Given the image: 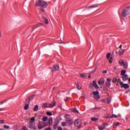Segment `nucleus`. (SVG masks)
Wrapping results in <instances>:
<instances>
[{"instance_id": "obj_4", "label": "nucleus", "mask_w": 130, "mask_h": 130, "mask_svg": "<svg viewBox=\"0 0 130 130\" xmlns=\"http://www.w3.org/2000/svg\"><path fill=\"white\" fill-rule=\"evenodd\" d=\"M50 69L52 72H56V71H59V66L58 64H55Z\"/></svg>"}, {"instance_id": "obj_5", "label": "nucleus", "mask_w": 130, "mask_h": 130, "mask_svg": "<svg viewBox=\"0 0 130 130\" xmlns=\"http://www.w3.org/2000/svg\"><path fill=\"white\" fill-rule=\"evenodd\" d=\"M128 12V10L124 9L122 11L121 13V17L122 18H125L127 15H128V13H127Z\"/></svg>"}, {"instance_id": "obj_1", "label": "nucleus", "mask_w": 130, "mask_h": 130, "mask_svg": "<svg viewBox=\"0 0 130 130\" xmlns=\"http://www.w3.org/2000/svg\"><path fill=\"white\" fill-rule=\"evenodd\" d=\"M35 118L32 117L30 119V121L27 123V127L29 128H33V129H37V127L35 126Z\"/></svg>"}, {"instance_id": "obj_55", "label": "nucleus", "mask_w": 130, "mask_h": 130, "mask_svg": "<svg viewBox=\"0 0 130 130\" xmlns=\"http://www.w3.org/2000/svg\"><path fill=\"white\" fill-rule=\"evenodd\" d=\"M23 130H28V128H27V126H24L23 128Z\"/></svg>"}, {"instance_id": "obj_32", "label": "nucleus", "mask_w": 130, "mask_h": 130, "mask_svg": "<svg viewBox=\"0 0 130 130\" xmlns=\"http://www.w3.org/2000/svg\"><path fill=\"white\" fill-rule=\"evenodd\" d=\"M111 53H110V52H109L106 55V57L107 59H109V57H110V55H111Z\"/></svg>"}, {"instance_id": "obj_49", "label": "nucleus", "mask_w": 130, "mask_h": 130, "mask_svg": "<svg viewBox=\"0 0 130 130\" xmlns=\"http://www.w3.org/2000/svg\"><path fill=\"white\" fill-rule=\"evenodd\" d=\"M57 129L58 130H62V127H61V126H58L57 127Z\"/></svg>"}, {"instance_id": "obj_29", "label": "nucleus", "mask_w": 130, "mask_h": 130, "mask_svg": "<svg viewBox=\"0 0 130 130\" xmlns=\"http://www.w3.org/2000/svg\"><path fill=\"white\" fill-rule=\"evenodd\" d=\"M28 108H29V105H28V104H26V105L24 106V109L25 110H27Z\"/></svg>"}, {"instance_id": "obj_2", "label": "nucleus", "mask_w": 130, "mask_h": 130, "mask_svg": "<svg viewBox=\"0 0 130 130\" xmlns=\"http://www.w3.org/2000/svg\"><path fill=\"white\" fill-rule=\"evenodd\" d=\"M35 7H41L42 8H47V3L45 1L39 0L35 4Z\"/></svg>"}, {"instance_id": "obj_39", "label": "nucleus", "mask_w": 130, "mask_h": 130, "mask_svg": "<svg viewBox=\"0 0 130 130\" xmlns=\"http://www.w3.org/2000/svg\"><path fill=\"white\" fill-rule=\"evenodd\" d=\"M4 128H6L7 129H9V128H10V126L7 125H4Z\"/></svg>"}, {"instance_id": "obj_27", "label": "nucleus", "mask_w": 130, "mask_h": 130, "mask_svg": "<svg viewBox=\"0 0 130 130\" xmlns=\"http://www.w3.org/2000/svg\"><path fill=\"white\" fill-rule=\"evenodd\" d=\"M99 119L95 118V117H92L91 118V120L92 121H97V120H98Z\"/></svg>"}, {"instance_id": "obj_26", "label": "nucleus", "mask_w": 130, "mask_h": 130, "mask_svg": "<svg viewBox=\"0 0 130 130\" xmlns=\"http://www.w3.org/2000/svg\"><path fill=\"white\" fill-rule=\"evenodd\" d=\"M56 106V102H54L51 105H50V106H51V107H53Z\"/></svg>"}, {"instance_id": "obj_20", "label": "nucleus", "mask_w": 130, "mask_h": 130, "mask_svg": "<svg viewBox=\"0 0 130 130\" xmlns=\"http://www.w3.org/2000/svg\"><path fill=\"white\" fill-rule=\"evenodd\" d=\"M105 85L108 88H110V86H111V83H110V82H106Z\"/></svg>"}, {"instance_id": "obj_22", "label": "nucleus", "mask_w": 130, "mask_h": 130, "mask_svg": "<svg viewBox=\"0 0 130 130\" xmlns=\"http://www.w3.org/2000/svg\"><path fill=\"white\" fill-rule=\"evenodd\" d=\"M77 88L78 90H81V89H82V86L81 85H80L79 83H77Z\"/></svg>"}, {"instance_id": "obj_61", "label": "nucleus", "mask_w": 130, "mask_h": 130, "mask_svg": "<svg viewBox=\"0 0 130 130\" xmlns=\"http://www.w3.org/2000/svg\"><path fill=\"white\" fill-rule=\"evenodd\" d=\"M122 47V45H120V46L119 47V48H120V49H122V48H121Z\"/></svg>"}, {"instance_id": "obj_60", "label": "nucleus", "mask_w": 130, "mask_h": 130, "mask_svg": "<svg viewBox=\"0 0 130 130\" xmlns=\"http://www.w3.org/2000/svg\"><path fill=\"white\" fill-rule=\"evenodd\" d=\"M112 59H110V60H109V62H110V63H112Z\"/></svg>"}, {"instance_id": "obj_6", "label": "nucleus", "mask_w": 130, "mask_h": 130, "mask_svg": "<svg viewBox=\"0 0 130 130\" xmlns=\"http://www.w3.org/2000/svg\"><path fill=\"white\" fill-rule=\"evenodd\" d=\"M120 85L121 88H124V89H128V88H129V85L126 83L124 84L123 82H120Z\"/></svg>"}, {"instance_id": "obj_41", "label": "nucleus", "mask_w": 130, "mask_h": 130, "mask_svg": "<svg viewBox=\"0 0 130 130\" xmlns=\"http://www.w3.org/2000/svg\"><path fill=\"white\" fill-rule=\"evenodd\" d=\"M57 94L58 98H59L60 96H61V94H60V91H59Z\"/></svg>"}, {"instance_id": "obj_8", "label": "nucleus", "mask_w": 130, "mask_h": 130, "mask_svg": "<svg viewBox=\"0 0 130 130\" xmlns=\"http://www.w3.org/2000/svg\"><path fill=\"white\" fill-rule=\"evenodd\" d=\"M105 82V80L104 78H101L99 81V85H100V86H103V85H104Z\"/></svg>"}, {"instance_id": "obj_58", "label": "nucleus", "mask_w": 130, "mask_h": 130, "mask_svg": "<svg viewBox=\"0 0 130 130\" xmlns=\"http://www.w3.org/2000/svg\"><path fill=\"white\" fill-rule=\"evenodd\" d=\"M6 101H7V100L3 101L1 103V104H4V103H5V102H6Z\"/></svg>"}, {"instance_id": "obj_24", "label": "nucleus", "mask_w": 130, "mask_h": 130, "mask_svg": "<svg viewBox=\"0 0 130 130\" xmlns=\"http://www.w3.org/2000/svg\"><path fill=\"white\" fill-rule=\"evenodd\" d=\"M125 73H126V71L124 70H123L121 72V76H124L125 75Z\"/></svg>"}, {"instance_id": "obj_64", "label": "nucleus", "mask_w": 130, "mask_h": 130, "mask_svg": "<svg viewBox=\"0 0 130 130\" xmlns=\"http://www.w3.org/2000/svg\"><path fill=\"white\" fill-rule=\"evenodd\" d=\"M55 90V86H54L53 88V91Z\"/></svg>"}, {"instance_id": "obj_62", "label": "nucleus", "mask_w": 130, "mask_h": 130, "mask_svg": "<svg viewBox=\"0 0 130 130\" xmlns=\"http://www.w3.org/2000/svg\"><path fill=\"white\" fill-rule=\"evenodd\" d=\"M110 59H112V60H113V57L111 56V57H110Z\"/></svg>"}, {"instance_id": "obj_7", "label": "nucleus", "mask_w": 130, "mask_h": 130, "mask_svg": "<svg viewBox=\"0 0 130 130\" xmlns=\"http://www.w3.org/2000/svg\"><path fill=\"white\" fill-rule=\"evenodd\" d=\"M74 125H75L77 128H81V123L79 121V119L75 120L74 122Z\"/></svg>"}, {"instance_id": "obj_52", "label": "nucleus", "mask_w": 130, "mask_h": 130, "mask_svg": "<svg viewBox=\"0 0 130 130\" xmlns=\"http://www.w3.org/2000/svg\"><path fill=\"white\" fill-rule=\"evenodd\" d=\"M103 74H107V71L104 70L102 71Z\"/></svg>"}, {"instance_id": "obj_15", "label": "nucleus", "mask_w": 130, "mask_h": 130, "mask_svg": "<svg viewBox=\"0 0 130 130\" xmlns=\"http://www.w3.org/2000/svg\"><path fill=\"white\" fill-rule=\"evenodd\" d=\"M45 126H43L42 125V124H41V123H39L38 124V129H42V128H44V127H45Z\"/></svg>"}, {"instance_id": "obj_34", "label": "nucleus", "mask_w": 130, "mask_h": 130, "mask_svg": "<svg viewBox=\"0 0 130 130\" xmlns=\"http://www.w3.org/2000/svg\"><path fill=\"white\" fill-rule=\"evenodd\" d=\"M117 118V116L115 114H113L112 116H111L110 118Z\"/></svg>"}, {"instance_id": "obj_23", "label": "nucleus", "mask_w": 130, "mask_h": 130, "mask_svg": "<svg viewBox=\"0 0 130 130\" xmlns=\"http://www.w3.org/2000/svg\"><path fill=\"white\" fill-rule=\"evenodd\" d=\"M92 94H93L94 96L98 95H99V91H94L92 92Z\"/></svg>"}, {"instance_id": "obj_54", "label": "nucleus", "mask_w": 130, "mask_h": 130, "mask_svg": "<svg viewBox=\"0 0 130 130\" xmlns=\"http://www.w3.org/2000/svg\"><path fill=\"white\" fill-rule=\"evenodd\" d=\"M37 24H36V25H34L32 27V29H35V28H37Z\"/></svg>"}, {"instance_id": "obj_38", "label": "nucleus", "mask_w": 130, "mask_h": 130, "mask_svg": "<svg viewBox=\"0 0 130 130\" xmlns=\"http://www.w3.org/2000/svg\"><path fill=\"white\" fill-rule=\"evenodd\" d=\"M123 66H124V69H127V62H126V64L125 63H124L123 64Z\"/></svg>"}, {"instance_id": "obj_19", "label": "nucleus", "mask_w": 130, "mask_h": 130, "mask_svg": "<svg viewBox=\"0 0 130 130\" xmlns=\"http://www.w3.org/2000/svg\"><path fill=\"white\" fill-rule=\"evenodd\" d=\"M34 97H35V95L34 94L32 95H30V96H29L28 99V100L29 101H31V100H33V99H34Z\"/></svg>"}, {"instance_id": "obj_59", "label": "nucleus", "mask_w": 130, "mask_h": 130, "mask_svg": "<svg viewBox=\"0 0 130 130\" xmlns=\"http://www.w3.org/2000/svg\"><path fill=\"white\" fill-rule=\"evenodd\" d=\"M37 25V26L38 27V26H39V25H43V24H42L41 23H38Z\"/></svg>"}, {"instance_id": "obj_33", "label": "nucleus", "mask_w": 130, "mask_h": 130, "mask_svg": "<svg viewBox=\"0 0 130 130\" xmlns=\"http://www.w3.org/2000/svg\"><path fill=\"white\" fill-rule=\"evenodd\" d=\"M80 77L81 78H87V75L86 74H80Z\"/></svg>"}, {"instance_id": "obj_25", "label": "nucleus", "mask_w": 130, "mask_h": 130, "mask_svg": "<svg viewBox=\"0 0 130 130\" xmlns=\"http://www.w3.org/2000/svg\"><path fill=\"white\" fill-rule=\"evenodd\" d=\"M38 108H39V107L38 105H36L33 109L34 111H37L38 110Z\"/></svg>"}, {"instance_id": "obj_47", "label": "nucleus", "mask_w": 130, "mask_h": 130, "mask_svg": "<svg viewBox=\"0 0 130 130\" xmlns=\"http://www.w3.org/2000/svg\"><path fill=\"white\" fill-rule=\"evenodd\" d=\"M43 107H44L45 108H47V105L46 104V103L43 104Z\"/></svg>"}, {"instance_id": "obj_46", "label": "nucleus", "mask_w": 130, "mask_h": 130, "mask_svg": "<svg viewBox=\"0 0 130 130\" xmlns=\"http://www.w3.org/2000/svg\"><path fill=\"white\" fill-rule=\"evenodd\" d=\"M107 82H108V83H110L111 82V79H110V78H108L107 79Z\"/></svg>"}, {"instance_id": "obj_28", "label": "nucleus", "mask_w": 130, "mask_h": 130, "mask_svg": "<svg viewBox=\"0 0 130 130\" xmlns=\"http://www.w3.org/2000/svg\"><path fill=\"white\" fill-rule=\"evenodd\" d=\"M107 125H108V124H107V123L103 124V125L102 126L103 127V129H104V128H105V127H106Z\"/></svg>"}, {"instance_id": "obj_12", "label": "nucleus", "mask_w": 130, "mask_h": 130, "mask_svg": "<svg viewBox=\"0 0 130 130\" xmlns=\"http://www.w3.org/2000/svg\"><path fill=\"white\" fill-rule=\"evenodd\" d=\"M52 120H53L52 117L49 118V119L47 122L49 126H50V125H52Z\"/></svg>"}, {"instance_id": "obj_36", "label": "nucleus", "mask_w": 130, "mask_h": 130, "mask_svg": "<svg viewBox=\"0 0 130 130\" xmlns=\"http://www.w3.org/2000/svg\"><path fill=\"white\" fill-rule=\"evenodd\" d=\"M124 63V62H123V60H122V59L120 60L119 61V64L121 66H123V64Z\"/></svg>"}, {"instance_id": "obj_40", "label": "nucleus", "mask_w": 130, "mask_h": 130, "mask_svg": "<svg viewBox=\"0 0 130 130\" xmlns=\"http://www.w3.org/2000/svg\"><path fill=\"white\" fill-rule=\"evenodd\" d=\"M61 125H62V126L64 127L67 125V123H66L64 122H62L61 123Z\"/></svg>"}, {"instance_id": "obj_30", "label": "nucleus", "mask_w": 130, "mask_h": 130, "mask_svg": "<svg viewBox=\"0 0 130 130\" xmlns=\"http://www.w3.org/2000/svg\"><path fill=\"white\" fill-rule=\"evenodd\" d=\"M94 99H95V100H98V99H100V95H94Z\"/></svg>"}, {"instance_id": "obj_48", "label": "nucleus", "mask_w": 130, "mask_h": 130, "mask_svg": "<svg viewBox=\"0 0 130 130\" xmlns=\"http://www.w3.org/2000/svg\"><path fill=\"white\" fill-rule=\"evenodd\" d=\"M89 88H93V83H90Z\"/></svg>"}, {"instance_id": "obj_11", "label": "nucleus", "mask_w": 130, "mask_h": 130, "mask_svg": "<svg viewBox=\"0 0 130 130\" xmlns=\"http://www.w3.org/2000/svg\"><path fill=\"white\" fill-rule=\"evenodd\" d=\"M93 83V86L95 89H99V86H98V85H97V83H96V80H93L92 81Z\"/></svg>"}, {"instance_id": "obj_10", "label": "nucleus", "mask_w": 130, "mask_h": 130, "mask_svg": "<svg viewBox=\"0 0 130 130\" xmlns=\"http://www.w3.org/2000/svg\"><path fill=\"white\" fill-rule=\"evenodd\" d=\"M122 80L123 82H125V81H127L128 79V76L127 75H122Z\"/></svg>"}, {"instance_id": "obj_16", "label": "nucleus", "mask_w": 130, "mask_h": 130, "mask_svg": "<svg viewBox=\"0 0 130 130\" xmlns=\"http://www.w3.org/2000/svg\"><path fill=\"white\" fill-rule=\"evenodd\" d=\"M124 49H121L119 50L118 53L119 55H122L123 54V53H124Z\"/></svg>"}, {"instance_id": "obj_13", "label": "nucleus", "mask_w": 130, "mask_h": 130, "mask_svg": "<svg viewBox=\"0 0 130 130\" xmlns=\"http://www.w3.org/2000/svg\"><path fill=\"white\" fill-rule=\"evenodd\" d=\"M42 20L45 22V24H49V22L48 21V19H47L45 17L42 16Z\"/></svg>"}, {"instance_id": "obj_31", "label": "nucleus", "mask_w": 130, "mask_h": 130, "mask_svg": "<svg viewBox=\"0 0 130 130\" xmlns=\"http://www.w3.org/2000/svg\"><path fill=\"white\" fill-rule=\"evenodd\" d=\"M47 119H48V117H47L46 116V117H43V118H42L43 121H44V122L47 121Z\"/></svg>"}, {"instance_id": "obj_56", "label": "nucleus", "mask_w": 130, "mask_h": 130, "mask_svg": "<svg viewBox=\"0 0 130 130\" xmlns=\"http://www.w3.org/2000/svg\"><path fill=\"white\" fill-rule=\"evenodd\" d=\"M0 122L2 123H5V120H0Z\"/></svg>"}, {"instance_id": "obj_37", "label": "nucleus", "mask_w": 130, "mask_h": 130, "mask_svg": "<svg viewBox=\"0 0 130 130\" xmlns=\"http://www.w3.org/2000/svg\"><path fill=\"white\" fill-rule=\"evenodd\" d=\"M40 11L41 13H45V10H44V9L42 8H40Z\"/></svg>"}, {"instance_id": "obj_50", "label": "nucleus", "mask_w": 130, "mask_h": 130, "mask_svg": "<svg viewBox=\"0 0 130 130\" xmlns=\"http://www.w3.org/2000/svg\"><path fill=\"white\" fill-rule=\"evenodd\" d=\"M99 129L103 130V127H102V126H99Z\"/></svg>"}, {"instance_id": "obj_43", "label": "nucleus", "mask_w": 130, "mask_h": 130, "mask_svg": "<svg viewBox=\"0 0 130 130\" xmlns=\"http://www.w3.org/2000/svg\"><path fill=\"white\" fill-rule=\"evenodd\" d=\"M25 103L29 105V104H30V101L29 100H26Z\"/></svg>"}, {"instance_id": "obj_18", "label": "nucleus", "mask_w": 130, "mask_h": 130, "mask_svg": "<svg viewBox=\"0 0 130 130\" xmlns=\"http://www.w3.org/2000/svg\"><path fill=\"white\" fill-rule=\"evenodd\" d=\"M71 111L74 112V113H79V111L75 108L71 109Z\"/></svg>"}, {"instance_id": "obj_9", "label": "nucleus", "mask_w": 130, "mask_h": 130, "mask_svg": "<svg viewBox=\"0 0 130 130\" xmlns=\"http://www.w3.org/2000/svg\"><path fill=\"white\" fill-rule=\"evenodd\" d=\"M67 122H68V124H70V125H73V121L72 119L70 118H68L66 120Z\"/></svg>"}, {"instance_id": "obj_51", "label": "nucleus", "mask_w": 130, "mask_h": 130, "mask_svg": "<svg viewBox=\"0 0 130 130\" xmlns=\"http://www.w3.org/2000/svg\"><path fill=\"white\" fill-rule=\"evenodd\" d=\"M107 100H108V103H110V101H111V100H110V98H107Z\"/></svg>"}, {"instance_id": "obj_57", "label": "nucleus", "mask_w": 130, "mask_h": 130, "mask_svg": "<svg viewBox=\"0 0 130 130\" xmlns=\"http://www.w3.org/2000/svg\"><path fill=\"white\" fill-rule=\"evenodd\" d=\"M96 109H99V110H100V109H101V108H97V107L94 108V110H96Z\"/></svg>"}, {"instance_id": "obj_44", "label": "nucleus", "mask_w": 130, "mask_h": 130, "mask_svg": "<svg viewBox=\"0 0 130 130\" xmlns=\"http://www.w3.org/2000/svg\"><path fill=\"white\" fill-rule=\"evenodd\" d=\"M117 81V79H116V78H113V79H112V82H113V83H115L116 81Z\"/></svg>"}, {"instance_id": "obj_45", "label": "nucleus", "mask_w": 130, "mask_h": 130, "mask_svg": "<svg viewBox=\"0 0 130 130\" xmlns=\"http://www.w3.org/2000/svg\"><path fill=\"white\" fill-rule=\"evenodd\" d=\"M101 102H103L104 103H106V100L103 99L100 100Z\"/></svg>"}, {"instance_id": "obj_42", "label": "nucleus", "mask_w": 130, "mask_h": 130, "mask_svg": "<svg viewBox=\"0 0 130 130\" xmlns=\"http://www.w3.org/2000/svg\"><path fill=\"white\" fill-rule=\"evenodd\" d=\"M47 114L49 115V116H51V115H52V113H51L50 112H47Z\"/></svg>"}, {"instance_id": "obj_53", "label": "nucleus", "mask_w": 130, "mask_h": 130, "mask_svg": "<svg viewBox=\"0 0 130 130\" xmlns=\"http://www.w3.org/2000/svg\"><path fill=\"white\" fill-rule=\"evenodd\" d=\"M44 130H51V128L50 127H49L48 128H45Z\"/></svg>"}, {"instance_id": "obj_14", "label": "nucleus", "mask_w": 130, "mask_h": 130, "mask_svg": "<svg viewBox=\"0 0 130 130\" xmlns=\"http://www.w3.org/2000/svg\"><path fill=\"white\" fill-rule=\"evenodd\" d=\"M58 123H59V121L57 120L56 122H55V124L53 125L54 129H56L57 127V125H58Z\"/></svg>"}, {"instance_id": "obj_21", "label": "nucleus", "mask_w": 130, "mask_h": 130, "mask_svg": "<svg viewBox=\"0 0 130 130\" xmlns=\"http://www.w3.org/2000/svg\"><path fill=\"white\" fill-rule=\"evenodd\" d=\"M120 123L117 122L113 123V127L115 128V127H117L118 125H119Z\"/></svg>"}, {"instance_id": "obj_17", "label": "nucleus", "mask_w": 130, "mask_h": 130, "mask_svg": "<svg viewBox=\"0 0 130 130\" xmlns=\"http://www.w3.org/2000/svg\"><path fill=\"white\" fill-rule=\"evenodd\" d=\"M96 71H97V66L95 67L93 71L90 72V75L88 76V78H91V74H94Z\"/></svg>"}, {"instance_id": "obj_63", "label": "nucleus", "mask_w": 130, "mask_h": 130, "mask_svg": "<svg viewBox=\"0 0 130 130\" xmlns=\"http://www.w3.org/2000/svg\"><path fill=\"white\" fill-rule=\"evenodd\" d=\"M126 9H130V6L127 7H126Z\"/></svg>"}, {"instance_id": "obj_35", "label": "nucleus", "mask_w": 130, "mask_h": 130, "mask_svg": "<svg viewBox=\"0 0 130 130\" xmlns=\"http://www.w3.org/2000/svg\"><path fill=\"white\" fill-rule=\"evenodd\" d=\"M110 117H111V116H110V114H107L105 115V118H110Z\"/></svg>"}, {"instance_id": "obj_3", "label": "nucleus", "mask_w": 130, "mask_h": 130, "mask_svg": "<svg viewBox=\"0 0 130 130\" xmlns=\"http://www.w3.org/2000/svg\"><path fill=\"white\" fill-rule=\"evenodd\" d=\"M96 8H98V6H90L87 8V10L90 13H94L95 12Z\"/></svg>"}]
</instances>
